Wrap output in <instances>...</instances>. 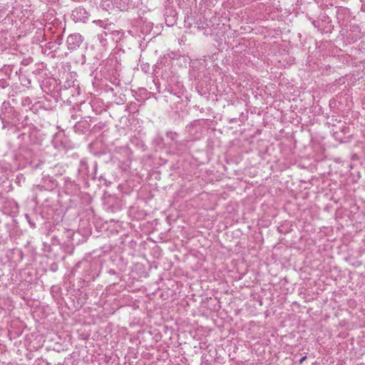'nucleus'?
I'll return each instance as SVG.
<instances>
[{"label": "nucleus", "instance_id": "1", "mask_svg": "<svg viewBox=\"0 0 365 365\" xmlns=\"http://www.w3.org/2000/svg\"><path fill=\"white\" fill-rule=\"evenodd\" d=\"M81 231L83 234H91V230H76V231H73V230H66L65 233L66 234L67 237H71L72 240L74 242L76 241L75 237L76 235H81ZM81 241L80 239H76V242H79Z\"/></svg>", "mask_w": 365, "mask_h": 365}, {"label": "nucleus", "instance_id": "2", "mask_svg": "<svg viewBox=\"0 0 365 365\" xmlns=\"http://www.w3.org/2000/svg\"><path fill=\"white\" fill-rule=\"evenodd\" d=\"M58 269V263L57 262H52L51 264H50L49 265V270H51V272H56Z\"/></svg>", "mask_w": 365, "mask_h": 365}, {"label": "nucleus", "instance_id": "3", "mask_svg": "<svg viewBox=\"0 0 365 365\" xmlns=\"http://www.w3.org/2000/svg\"><path fill=\"white\" fill-rule=\"evenodd\" d=\"M53 240L57 241L58 244H61V240L57 239L56 236H53Z\"/></svg>", "mask_w": 365, "mask_h": 365}, {"label": "nucleus", "instance_id": "4", "mask_svg": "<svg viewBox=\"0 0 365 365\" xmlns=\"http://www.w3.org/2000/svg\"><path fill=\"white\" fill-rule=\"evenodd\" d=\"M307 359V356H303L300 360H299V364H302L305 359Z\"/></svg>", "mask_w": 365, "mask_h": 365}, {"label": "nucleus", "instance_id": "5", "mask_svg": "<svg viewBox=\"0 0 365 365\" xmlns=\"http://www.w3.org/2000/svg\"><path fill=\"white\" fill-rule=\"evenodd\" d=\"M73 36H68V42L69 43V42H70V41H71V40H73Z\"/></svg>", "mask_w": 365, "mask_h": 365}, {"label": "nucleus", "instance_id": "6", "mask_svg": "<svg viewBox=\"0 0 365 365\" xmlns=\"http://www.w3.org/2000/svg\"><path fill=\"white\" fill-rule=\"evenodd\" d=\"M3 276V271L2 269H0V277Z\"/></svg>", "mask_w": 365, "mask_h": 365}]
</instances>
